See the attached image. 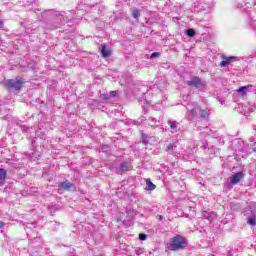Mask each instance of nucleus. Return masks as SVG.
Here are the masks:
<instances>
[{
    "label": "nucleus",
    "instance_id": "9d476101",
    "mask_svg": "<svg viewBox=\"0 0 256 256\" xmlns=\"http://www.w3.org/2000/svg\"><path fill=\"white\" fill-rule=\"evenodd\" d=\"M131 169V163L129 162H123L119 166L120 171H129Z\"/></svg>",
    "mask_w": 256,
    "mask_h": 256
},
{
    "label": "nucleus",
    "instance_id": "f3484780",
    "mask_svg": "<svg viewBox=\"0 0 256 256\" xmlns=\"http://www.w3.org/2000/svg\"><path fill=\"white\" fill-rule=\"evenodd\" d=\"M247 223L248 225H251V227H255L256 225L255 216L248 217Z\"/></svg>",
    "mask_w": 256,
    "mask_h": 256
},
{
    "label": "nucleus",
    "instance_id": "1a4fd4ad",
    "mask_svg": "<svg viewBox=\"0 0 256 256\" xmlns=\"http://www.w3.org/2000/svg\"><path fill=\"white\" fill-rule=\"evenodd\" d=\"M200 107L195 106L194 108L188 109L189 115L192 117H199Z\"/></svg>",
    "mask_w": 256,
    "mask_h": 256
},
{
    "label": "nucleus",
    "instance_id": "2eb2a0df",
    "mask_svg": "<svg viewBox=\"0 0 256 256\" xmlns=\"http://www.w3.org/2000/svg\"><path fill=\"white\" fill-rule=\"evenodd\" d=\"M7 179V170L0 168V181H5Z\"/></svg>",
    "mask_w": 256,
    "mask_h": 256
},
{
    "label": "nucleus",
    "instance_id": "393cba45",
    "mask_svg": "<svg viewBox=\"0 0 256 256\" xmlns=\"http://www.w3.org/2000/svg\"><path fill=\"white\" fill-rule=\"evenodd\" d=\"M206 153H215V150L211 151V148H207V146L204 147Z\"/></svg>",
    "mask_w": 256,
    "mask_h": 256
},
{
    "label": "nucleus",
    "instance_id": "39448f33",
    "mask_svg": "<svg viewBox=\"0 0 256 256\" xmlns=\"http://www.w3.org/2000/svg\"><path fill=\"white\" fill-rule=\"evenodd\" d=\"M186 85H188V87H195V89H201V87H205L207 85V82L195 76L190 81H187Z\"/></svg>",
    "mask_w": 256,
    "mask_h": 256
},
{
    "label": "nucleus",
    "instance_id": "5701e85b",
    "mask_svg": "<svg viewBox=\"0 0 256 256\" xmlns=\"http://www.w3.org/2000/svg\"><path fill=\"white\" fill-rule=\"evenodd\" d=\"M246 1V6L251 7V5H255V0H244Z\"/></svg>",
    "mask_w": 256,
    "mask_h": 256
},
{
    "label": "nucleus",
    "instance_id": "9b49d317",
    "mask_svg": "<svg viewBox=\"0 0 256 256\" xmlns=\"http://www.w3.org/2000/svg\"><path fill=\"white\" fill-rule=\"evenodd\" d=\"M146 185H147V188H146V190L147 191H155V189H156V185L155 184H153V182H151V179H146Z\"/></svg>",
    "mask_w": 256,
    "mask_h": 256
},
{
    "label": "nucleus",
    "instance_id": "a878e982",
    "mask_svg": "<svg viewBox=\"0 0 256 256\" xmlns=\"http://www.w3.org/2000/svg\"><path fill=\"white\" fill-rule=\"evenodd\" d=\"M51 213H55L57 211L56 207H49Z\"/></svg>",
    "mask_w": 256,
    "mask_h": 256
},
{
    "label": "nucleus",
    "instance_id": "c85d7f7f",
    "mask_svg": "<svg viewBox=\"0 0 256 256\" xmlns=\"http://www.w3.org/2000/svg\"><path fill=\"white\" fill-rule=\"evenodd\" d=\"M0 28H3V21L0 20Z\"/></svg>",
    "mask_w": 256,
    "mask_h": 256
},
{
    "label": "nucleus",
    "instance_id": "a211bd4d",
    "mask_svg": "<svg viewBox=\"0 0 256 256\" xmlns=\"http://www.w3.org/2000/svg\"><path fill=\"white\" fill-rule=\"evenodd\" d=\"M113 97H117V91H111L109 94H107V97H104V99L108 101V99H113Z\"/></svg>",
    "mask_w": 256,
    "mask_h": 256
},
{
    "label": "nucleus",
    "instance_id": "0eeeda50",
    "mask_svg": "<svg viewBox=\"0 0 256 256\" xmlns=\"http://www.w3.org/2000/svg\"><path fill=\"white\" fill-rule=\"evenodd\" d=\"M168 125L171 129V133H177L179 131V126L177 121L168 120Z\"/></svg>",
    "mask_w": 256,
    "mask_h": 256
},
{
    "label": "nucleus",
    "instance_id": "f03ea898",
    "mask_svg": "<svg viewBox=\"0 0 256 256\" xmlns=\"http://www.w3.org/2000/svg\"><path fill=\"white\" fill-rule=\"evenodd\" d=\"M187 247V239L181 235H176L172 238L168 249L170 251H179V249H185Z\"/></svg>",
    "mask_w": 256,
    "mask_h": 256
},
{
    "label": "nucleus",
    "instance_id": "f257e3e1",
    "mask_svg": "<svg viewBox=\"0 0 256 256\" xmlns=\"http://www.w3.org/2000/svg\"><path fill=\"white\" fill-rule=\"evenodd\" d=\"M42 17L44 19H47L49 25H52L49 27L53 31V29H59L61 27V24L68 23V27H71L73 25V22L71 19H73V12H59L55 10H46L42 13Z\"/></svg>",
    "mask_w": 256,
    "mask_h": 256
},
{
    "label": "nucleus",
    "instance_id": "20e7f679",
    "mask_svg": "<svg viewBox=\"0 0 256 256\" xmlns=\"http://www.w3.org/2000/svg\"><path fill=\"white\" fill-rule=\"evenodd\" d=\"M243 177H245V174L241 171L230 176L228 182H226L227 189H233V185H237Z\"/></svg>",
    "mask_w": 256,
    "mask_h": 256
},
{
    "label": "nucleus",
    "instance_id": "4be33fe9",
    "mask_svg": "<svg viewBox=\"0 0 256 256\" xmlns=\"http://www.w3.org/2000/svg\"><path fill=\"white\" fill-rule=\"evenodd\" d=\"M157 57H161V53L154 52L151 54L150 59H157Z\"/></svg>",
    "mask_w": 256,
    "mask_h": 256
},
{
    "label": "nucleus",
    "instance_id": "4468645a",
    "mask_svg": "<svg viewBox=\"0 0 256 256\" xmlns=\"http://www.w3.org/2000/svg\"><path fill=\"white\" fill-rule=\"evenodd\" d=\"M177 149V145L175 144H169L166 148V153H169L170 155H173V150Z\"/></svg>",
    "mask_w": 256,
    "mask_h": 256
},
{
    "label": "nucleus",
    "instance_id": "6e6552de",
    "mask_svg": "<svg viewBox=\"0 0 256 256\" xmlns=\"http://www.w3.org/2000/svg\"><path fill=\"white\" fill-rule=\"evenodd\" d=\"M101 55L104 57V59H107V57H111V51L107 49V45L102 44L101 45Z\"/></svg>",
    "mask_w": 256,
    "mask_h": 256
},
{
    "label": "nucleus",
    "instance_id": "412c9836",
    "mask_svg": "<svg viewBox=\"0 0 256 256\" xmlns=\"http://www.w3.org/2000/svg\"><path fill=\"white\" fill-rule=\"evenodd\" d=\"M142 143H144V145H147L149 143V136H147L146 134H142Z\"/></svg>",
    "mask_w": 256,
    "mask_h": 256
},
{
    "label": "nucleus",
    "instance_id": "423d86ee",
    "mask_svg": "<svg viewBox=\"0 0 256 256\" xmlns=\"http://www.w3.org/2000/svg\"><path fill=\"white\" fill-rule=\"evenodd\" d=\"M222 59L223 61L220 63L222 67H227V65H231V63H234V61H237V57L235 56L227 57L225 55H222Z\"/></svg>",
    "mask_w": 256,
    "mask_h": 256
},
{
    "label": "nucleus",
    "instance_id": "b1692460",
    "mask_svg": "<svg viewBox=\"0 0 256 256\" xmlns=\"http://www.w3.org/2000/svg\"><path fill=\"white\" fill-rule=\"evenodd\" d=\"M139 239H140V241H145V240H147V235L143 234V233H140L139 234Z\"/></svg>",
    "mask_w": 256,
    "mask_h": 256
},
{
    "label": "nucleus",
    "instance_id": "dca6fc26",
    "mask_svg": "<svg viewBox=\"0 0 256 256\" xmlns=\"http://www.w3.org/2000/svg\"><path fill=\"white\" fill-rule=\"evenodd\" d=\"M197 34V32L195 31V29L189 28L186 30V35L188 37H194Z\"/></svg>",
    "mask_w": 256,
    "mask_h": 256
},
{
    "label": "nucleus",
    "instance_id": "6ab92c4d",
    "mask_svg": "<svg viewBox=\"0 0 256 256\" xmlns=\"http://www.w3.org/2000/svg\"><path fill=\"white\" fill-rule=\"evenodd\" d=\"M132 17L134 18V19H137L138 17H141V12L139 11V10H133L132 11Z\"/></svg>",
    "mask_w": 256,
    "mask_h": 256
},
{
    "label": "nucleus",
    "instance_id": "cd10ccee",
    "mask_svg": "<svg viewBox=\"0 0 256 256\" xmlns=\"http://www.w3.org/2000/svg\"><path fill=\"white\" fill-rule=\"evenodd\" d=\"M5 227V222L0 221V229H3Z\"/></svg>",
    "mask_w": 256,
    "mask_h": 256
},
{
    "label": "nucleus",
    "instance_id": "7ed1b4c3",
    "mask_svg": "<svg viewBox=\"0 0 256 256\" xmlns=\"http://www.w3.org/2000/svg\"><path fill=\"white\" fill-rule=\"evenodd\" d=\"M23 85H25V80L19 77L15 79H8L4 83V87H6L8 91H20L23 89Z\"/></svg>",
    "mask_w": 256,
    "mask_h": 256
},
{
    "label": "nucleus",
    "instance_id": "f8f14e48",
    "mask_svg": "<svg viewBox=\"0 0 256 256\" xmlns=\"http://www.w3.org/2000/svg\"><path fill=\"white\" fill-rule=\"evenodd\" d=\"M60 189H64V191H69L71 187H73V184L70 182H62L59 184Z\"/></svg>",
    "mask_w": 256,
    "mask_h": 256
},
{
    "label": "nucleus",
    "instance_id": "aec40b11",
    "mask_svg": "<svg viewBox=\"0 0 256 256\" xmlns=\"http://www.w3.org/2000/svg\"><path fill=\"white\" fill-rule=\"evenodd\" d=\"M247 89H249V87L242 86L238 89V93H240L241 95H245V91H247Z\"/></svg>",
    "mask_w": 256,
    "mask_h": 256
},
{
    "label": "nucleus",
    "instance_id": "c756f323",
    "mask_svg": "<svg viewBox=\"0 0 256 256\" xmlns=\"http://www.w3.org/2000/svg\"><path fill=\"white\" fill-rule=\"evenodd\" d=\"M104 97H107V95H105Z\"/></svg>",
    "mask_w": 256,
    "mask_h": 256
},
{
    "label": "nucleus",
    "instance_id": "bb28decb",
    "mask_svg": "<svg viewBox=\"0 0 256 256\" xmlns=\"http://www.w3.org/2000/svg\"><path fill=\"white\" fill-rule=\"evenodd\" d=\"M156 217L159 219V221H163V215H157Z\"/></svg>",
    "mask_w": 256,
    "mask_h": 256
},
{
    "label": "nucleus",
    "instance_id": "ddd939ff",
    "mask_svg": "<svg viewBox=\"0 0 256 256\" xmlns=\"http://www.w3.org/2000/svg\"><path fill=\"white\" fill-rule=\"evenodd\" d=\"M199 114H200V117H202V119H207V117H209V109H202L200 107V110H199Z\"/></svg>",
    "mask_w": 256,
    "mask_h": 256
}]
</instances>
